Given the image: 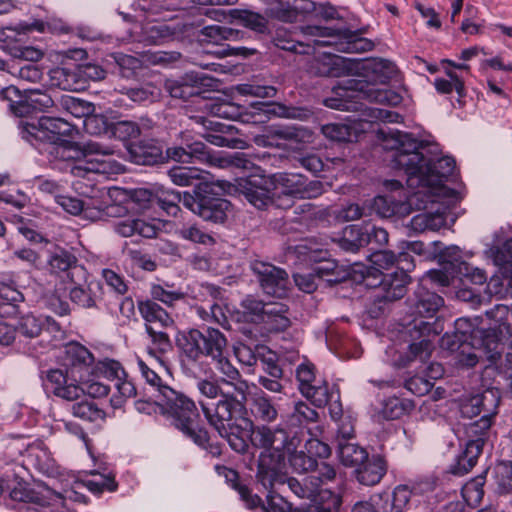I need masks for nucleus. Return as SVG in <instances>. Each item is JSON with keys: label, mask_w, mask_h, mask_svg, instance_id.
Instances as JSON below:
<instances>
[{"label": "nucleus", "mask_w": 512, "mask_h": 512, "mask_svg": "<svg viewBox=\"0 0 512 512\" xmlns=\"http://www.w3.org/2000/svg\"><path fill=\"white\" fill-rule=\"evenodd\" d=\"M245 117L244 122L262 124L272 117H288V108L275 102H256L251 105V111Z\"/></svg>", "instance_id": "2f4dec72"}, {"label": "nucleus", "mask_w": 512, "mask_h": 512, "mask_svg": "<svg viewBox=\"0 0 512 512\" xmlns=\"http://www.w3.org/2000/svg\"><path fill=\"white\" fill-rule=\"evenodd\" d=\"M176 341L187 362L195 363L204 356L203 331L198 329L183 331L178 334Z\"/></svg>", "instance_id": "c85d7f7f"}, {"label": "nucleus", "mask_w": 512, "mask_h": 512, "mask_svg": "<svg viewBox=\"0 0 512 512\" xmlns=\"http://www.w3.org/2000/svg\"><path fill=\"white\" fill-rule=\"evenodd\" d=\"M165 88L173 98L188 99L198 93L195 87L188 83L186 79L172 80L165 82Z\"/></svg>", "instance_id": "338daca9"}, {"label": "nucleus", "mask_w": 512, "mask_h": 512, "mask_svg": "<svg viewBox=\"0 0 512 512\" xmlns=\"http://www.w3.org/2000/svg\"><path fill=\"white\" fill-rule=\"evenodd\" d=\"M54 105V101L47 93L35 90L20 101L10 104V108L16 116L24 117L33 111H43Z\"/></svg>", "instance_id": "c756f323"}, {"label": "nucleus", "mask_w": 512, "mask_h": 512, "mask_svg": "<svg viewBox=\"0 0 512 512\" xmlns=\"http://www.w3.org/2000/svg\"><path fill=\"white\" fill-rule=\"evenodd\" d=\"M194 4L202 6L200 13L218 22L226 19V10L215 6L234 5L237 0H192Z\"/></svg>", "instance_id": "09e8293b"}, {"label": "nucleus", "mask_w": 512, "mask_h": 512, "mask_svg": "<svg viewBox=\"0 0 512 512\" xmlns=\"http://www.w3.org/2000/svg\"><path fill=\"white\" fill-rule=\"evenodd\" d=\"M170 180L178 186H190L201 177V171L195 167H173L168 171Z\"/></svg>", "instance_id": "13d9d810"}, {"label": "nucleus", "mask_w": 512, "mask_h": 512, "mask_svg": "<svg viewBox=\"0 0 512 512\" xmlns=\"http://www.w3.org/2000/svg\"><path fill=\"white\" fill-rule=\"evenodd\" d=\"M11 498L13 500H17L24 503H35L41 507L48 506L53 502H57L61 500V496L59 494L53 493L50 490L46 489L42 493H37L35 491H23L20 489H14L11 491Z\"/></svg>", "instance_id": "a18cd8bd"}, {"label": "nucleus", "mask_w": 512, "mask_h": 512, "mask_svg": "<svg viewBox=\"0 0 512 512\" xmlns=\"http://www.w3.org/2000/svg\"><path fill=\"white\" fill-rule=\"evenodd\" d=\"M202 35L204 40L210 43L220 44L222 41L242 40L247 33L230 27L212 25L203 28Z\"/></svg>", "instance_id": "a19ab883"}, {"label": "nucleus", "mask_w": 512, "mask_h": 512, "mask_svg": "<svg viewBox=\"0 0 512 512\" xmlns=\"http://www.w3.org/2000/svg\"><path fill=\"white\" fill-rule=\"evenodd\" d=\"M139 310L143 318L149 323L146 324V332L157 346L161 353L171 349V342L167 333L158 331L154 324L159 322L162 326L168 327L173 324V320L169 317L164 309L153 301H145L139 304Z\"/></svg>", "instance_id": "f3484780"}, {"label": "nucleus", "mask_w": 512, "mask_h": 512, "mask_svg": "<svg viewBox=\"0 0 512 512\" xmlns=\"http://www.w3.org/2000/svg\"><path fill=\"white\" fill-rule=\"evenodd\" d=\"M233 17L241 25L257 34L269 33L268 20L260 13L250 10H233Z\"/></svg>", "instance_id": "c03bdc74"}, {"label": "nucleus", "mask_w": 512, "mask_h": 512, "mask_svg": "<svg viewBox=\"0 0 512 512\" xmlns=\"http://www.w3.org/2000/svg\"><path fill=\"white\" fill-rule=\"evenodd\" d=\"M44 327V321L33 314H26L19 318L16 330L25 338L38 337Z\"/></svg>", "instance_id": "5fc2aeb1"}, {"label": "nucleus", "mask_w": 512, "mask_h": 512, "mask_svg": "<svg viewBox=\"0 0 512 512\" xmlns=\"http://www.w3.org/2000/svg\"><path fill=\"white\" fill-rule=\"evenodd\" d=\"M72 284L73 287L69 291V298L75 305L84 309L97 307V303L102 299L103 295L100 281L91 277L86 270V277L83 282Z\"/></svg>", "instance_id": "4be33fe9"}, {"label": "nucleus", "mask_w": 512, "mask_h": 512, "mask_svg": "<svg viewBox=\"0 0 512 512\" xmlns=\"http://www.w3.org/2000/svg\"><path fill=\"white\" fill-rule=\"evenodd\" d=\"M204 356L212 360L220 357L227 351V339L218 329L208 327L203 331Z\"/></svg>", "instance_id": "ea45409f"}, {"label": "nucleus", "mask_w": 512, "mask_h": 512, "mask_svg": "<svg viewBox=\"0 0 512 512\" xmlns=\"http://www.w3.org/2000/svg\"><path fill=\"white\" fill-rule=\"evenodd\" d=\"M427 207L419 210H427L424 213L415 215L410 221V228L421 233L426 230L436 231L445 225L446 213L450 207V200L442 197H436L432 194L420 195Z\"/></svg>", "instance_id": "4468645a"}, {"label": "nucleus", "mask_w": 512, "mask_h": 512, "mask_svg": "<svg viewBox=\"0 0 512 512\" xmlns=\"http://www.w3.org/2000/svg\"><path fill=\"white\" fill-rule=\"evenodd\" d=\"M323 192L320 181H307L301 175L290 173V197L316 198Z\"/></svg>", "instance_id": "58836bf2"}, {"label": "nucleus", "mask_w": 512, "mask_h": 512, "mask_svg": "<svg viewBox=\"0 0 512 512\" xmlns=\"http://www.w3.org/2000/svg\"><path fill=\"white\" fill-rule=\"evenodd\" d=\"M251 441L255 447L263 449L256 477L268 489L266 512H288L287 501L279 489L288 481V432L283 428L262 425L253 429Z\"/></svg>", "instance_id": "7ed1b4c3"}, {"label": "nucleus", "mask_w": 512, "mask_h": 512, "mask_svg": "<svg viewBox=\"0 0 512 512\" xmlns=\"http://www.w3.org/2000/svg\"><path fill=\"white\" fill-rule=\"evenodd\" d=\"M108 193L103 190H93V195L90 196L89 201L80 200L73 197L56 195L57 203L68 213L72 215H77L81 212L87 211L90 207L97 209L98 212L104 210L105 203H100L97 200H94L96 197H102L107 195Z\"/></svg>", "instance_id": "72a5a7b5"}, {"label": "nucleus", "mask_w": 512, "mask_h": 512, "mask_svg": "<svg viewBox=\"0 0 512 512\" xmlns=\"http://www.w3.org/2000/svg\"><path fill=\"white\" fill-rule=\"evenodd\" d=\"M494 478L499 493L508 494L512 492V464L510 462H501L496 465Z\"/></svg>", "instance_id": "680f3d73"}, {"label": "nucleus", "mask_w": 512, "mask_h": 512, "mask_svg": "<svg viewBox=\"0 0 512 512\" xmlns=\"http://www.w3.org/2000/svg\"><path fill=\"white\" fill-rule=\"evenodd\" d=\"M500 402L499 393L495 389H487L483 393L469 396L462 400L460 412L463 417L473 418L481 412L496 414Z\"/></svg>", "instance_id": "b1692460"}, {"label": "nucleus", "mask_w": 512, "mask_h": 512, "mask_svg": "<svg viewBox=\"0 0 512 512\" xmlns=\"http://www.w3.org/2000/svg\"><path fill=\"white\" fill-rule=\"evenodd\" d=\"M495 414H483L478 420L469 422L465 425V433L470 439H481L484 443V436L487 434L492 424V417Z\"/></svg>", "instance_id": "e2e57ef3"}, {"label": "nucleus", "mask_w": 512, "mask_h": 512, "mask_svg": "<svg viewBox=\"0 0 512 512\" xmlns=\"http://www.w3.org/2000/svg\"><path fill=\"white\" fill-rule=\"evenodd\" d=\"M50 272L65 277L70 283H80L86 277V268L78 263L74 254L64 249H57L48 260Z\"/></svg>", "instance_id": "6ab92c4d"}, {"label": "nucleus", "mask_w": 512, "mask_h": 512, "mask_svg": "<svg viewBox=\"0 0 512 512\" xmlns=\"http://www.w3.org/2000/svg\"><path fill=\"white\" fill-rule=\"evenodd\" d=\"M484 483V477L478 476L463 486L462 496L468 504L478 505L481 502L484 495Z\"/></svg>", "instance_id": "0e129e2a"}, {"label": "nucleus", "mask_w": 512, "mask_h": 512, "mask_svg": "<svg viewBox=\"0 0 512 512\" xmlns=\"http://www.w3.org/2000/svg\"><path fill=\"white\" fill-rule=\"evenodd\" d=\"M385 149L392 150L393 168L403 170L407 175L408 189H416L419 195L432 194L450 200L455 193L443 182L455 169V161L449 156L438 159L425 154L426 147L411 134L391 131L384 139Z\"/></svg>", "instance_id": "f257e3e1"}, {"label": "nucleus", "mask_w": 512, "mask_h": 512, "mask_svg": "<svg viewBox=\"0 0 512 512\" xmlns=\"http://www.w3.org/2000/svg\"><path fill=\"white\" fill-rule=\"evenodd\" d=\"M115 231L123 237L140 235L145 238H153L157 234L154 224L140 218H126L115 224Z\"/></svg>", "instance_id": "c9c22d12"}, {"label": "nucleus", "mask_w": 512, "mask_h": 512, "mask_svg": "<svg viewBox=\"0 0 512 512\" xmlns=\"http://www.w3.org/2000/svg\"><path fill=\"white\" fill-rule=\"evenodd\" d=\"M323 432L321 426H316L315 433H312L311 430H308V433L311 437H309L305 442V449L306 452L312 457V458H327L330 453V447L325 442L319 440L317 438L318 435H321Z\"/></svg>", "instance_id": "4d7b16f0"}, {"label": "nucleus", "mask_w": 512, "mask_h": 512, "mask_svg": "<svg viewBox=\"0 0 512 512\" xmlns=\"http://www.w3.org/2000/svg\"><path fill=\"white\" fill-rule=\"evenodd\" d=\"M197 389L202 396L213 401L221 397L216 403L200 401L202 411L209 424L215 428L222 438H225L230 447L239 453L247 450L245 439L238 434L239 427L234 424L233 419L242 414L244 409L241 400L229 392L224 393L218 382L208 379H201L197 382Z\"/></svg>", "instance_id": "39448f33"}, {"label": "nucleus", "mask_w": 512, "mask_h": 512, "mask_svg": "<svg viewBox=\"0 0 512 512\" xmlns=\"http://www.w3.org/2000/svg\"><path fill=\"white\" fill-rule=\"evenodd\" d=\"M52 86L66 91H82L85 89V82L82 80L79 67L69 69L66 67H56L49 73Z\"/></svg>", "instance_id": "7c9ffc66"}, {"label": "nucleus", "mask_w": 512, "mask_h": 512, "mask_svg": "<svg viewBox=\"0 0 512 512\" xmlns=\"http://www.w3.org/2000/svg\"><path fill=\"white\" fill-rule=\"evenodd\" d=\"M285 174H274L269 179L249 177L239 184L245 198L255 207L263 208L274 198L288 195V185Z\"/></svg>", "instance_id": "9b49d317"}, {"label": "nucleus", "mask_w": 512, "mask_h": 512, "mask_svg": "<svg viewBox=\"0 0 512 512\" xmlns=\"http://www.w3.org/2000/svg\"><path fill=\"white\" fill-rule=\"evenodd\" d=\"M338 456L343 465L356 469L367 460L368 453L356 443L339 441Z\"/></svg>", "instance_id": "37998d69"}, {"label": "nucleus", "mask_w": 512, "mask_h": 512, "mask_svg": "<svg viewBox=\"0 0 512 512\" xmlns=\"http://www.w3.org/2000/svg\"><path fill=\"white\" fill-rule=\"evenodd\" d=\"M252 414L265 422L274 421L277 417V410L271 404L270 400L262 394L255 395L251 404Z\"/></svg>", "instance_id": "864d4df0"}, {"label": "nucleus", "mask_w": 512, "mask_h": 512, "mask_svg": "<svg viewBox=\"0 0 512 512\" xmlns=\"http://www.w3.org/2000/svg\"><path fill=\"white\" fill-rule=\"evenodd\" d=\"M93 362V356L87 348L70 343L65 347L63 357V369H51L47 371L46 380L53 394L66 401L81 399L84 390L77 384L82 381L83 370Z\"/></svg>", "instance_id": "423d86ee"}, {"label": "nucleus", "mask_w": 512, "mask_h": 512, "mask_svg": "<svg viewBox=\"0 0 512 512\" xmlns=\"http://www.w3.org/2000/svg\"><path fill=\"white\" fill-rule=\"evenodd\" d=\"M150 394L148 399L136 401L137 411L167 415L172 419L175 427L195 444L207 450L212 456L221 454V447L218 444H210L207 432L198 428L199 414L191 399L171 387L159 388L157 393Z\"/></svg>", "instance_id": "20e7f679"}, {"label": "nucleus", "mask_w": 512, "mask_h": 512, "mask_svg": "<svg viewBox=\"0 0 512 512\" xmlns=\"http://www.w3.org/2000/svg\"><path fill=\"white\" fill-rule=\"evenodd\" d=\"M483 442L481 439H470L466 443L465 450L457 458L455 464L451 465L450 471L455 475L468 473L476 464L482 452Z\"/></svg>", "instance_id": "f704fd0d"}, {"label": "nucleus", "mask_w": 512, "mask_h": 512, "mask_svg": "<svg viewBox=\"0 0 512 512\" xmlns=\"http://www.w3.org/2000/svg\"><path fill=\"white\" fill-rule=\"evenodd\" d=\"M315 73L319 75L337 76L338 67L342 64L343 59L331 53L319 54L315 59Z\"/></svg>", "instance_id": "bf43d9fd"}, {"label": "nucleus", "mask_w": 512, "mask_h": 512, "mask_svg": "<svg viewBox=\"0 0 512 512\" xmlns=\"http://www.w3.org/2000/svg\"><path fill=\"white\" fill-rule=\"evenodd\" d=\"M73 130L72 125L59 117H41L37 123L27 124L25 131L35 140L41 141L46 147L44 151L56 159L69 160L84 158L71 166V173L75 177H86L90 173L114 174L120 171V164L114 160L106 159L113 150L94 141L83 144L71 143L62 139Z\"/></svg>", "instance_id": "f03ea898"}, {"label": "nucleus", "mask_w": 512, "mask_h": 512, "mask_svg": "<svg viewBox=\"0 0 512 512\" xmlns=\"http://www.w3.org/2000/svg\"><path fill=\"white\" fill-rule=\"evenodd\" d=\"M251 269L257 276L263 291L276 298H286L288 295L286 271L270 263L253 261Z\"/></svg>", "instance_id": "a211bd4d"}, {"label": "nucleus", "mask_w": 512, "mask_h": 512, "mask_svg": "<svg viewBox=\"0 0 512 512\" xmlns=\"http://www.w3.org/2000/svg\"><path fill=\"white\" fill-rule=\"evenodd\" d=\"M225 477L227 481L232 483V487L238 492L241 499L246 503L248 509H254L260 506L262 503L261 498L258 495L252 494L250 489L237 482L238 474L232 469L225 468Z\"/></svg>", "instance_id": "3c124183"}, {"label": "nucleus", "mask_w": 512, "mask_h": 512, "mask_svg": "<svg viewBox=\"0 0 512 512\" xmlns=\"http://www.w3.org/2000/svg\"><path fill=\"white\" fill-rule=\"evenodd\" d=\"M119 92L126 95L134 103L149 102L159 97V90L151 83L141 87L122 88Z\"/></svg>", "instance_id": "6e6d98bb"}, {"label": "nucleus", "mask_w": 512, "mask_h": 512, "mask_svg": "<svg viewBox=\"0 0 512 512\" xmlns=\"http://www.w3.org/2000/svg\"><path fill=\"white\" fill-rule=\"evenodd\" d=\"M357 480L367 486H372L380 482L386 473V465L382 458L374 457L364 461L361 466L355 469Z\"/></svg>", "instance_id": "e433bc0d"}, {"label": "nucleus", "mask_w": 512, "mask_h": 512, "mask_svg": "<svg viewBox=\"0 0 512 512\" xmlns=\"http://www.w3.org/2000/svg\"><path fill=\"white\" fill-rule=\"evenodd\" d=\"M207 155V146L201 141H192L187 133L181 134L180 145H174L166 149L167 158L180 163H193L194 160H204Z\"/></svg>", "instance_id": "393cba45"}, {"label": "nucleus", "mask_w": 512, "mask_h": 512, "mask_svg": "<svg viewBox=\"0 0 512 512\" xmlns=\"http://www.w3.org/2000/svg\"><path fill=\"white\" fill-rule=\"evenodd\" d=\"M384 186L391 192H398L399 196H404L405 200L396 199V196L379 195L374 198L373 210L381 217H392L398 215L400 217L410 214L412 209L426 208L427 205L420 200V195L416 189H410L411 192L407 195L402 187V184L397 180H387Z\"/></svg>", "instance_id": "9d476101"}, {"label": "nucleus", "mask_w": 512, "mask_h": 512, "mask_svg": "<svg viewBox=\"0 0 512 512\" xmlns=\"http://www.w3.org/2000/svg\"><path fill=\"white\" fill-rule=\"evenodd\" d=\"M295 265L299 269L293 274L296 286L305 293H312L317 288V277L303 261L298 259Z\"/></svg>", "instance_id": "603ef678"}, {"label": "nucleus", "mask_w": 512, "mask_h": 512, "mask_svg": "<svg viewBox=\"0 0 512 512\" xmlns=\"http://www.w3.org/2000/svg\"><path fill=\"white\" fill-rule=\"evenodd\" d=\"M433 489L430 481L397 485L392 492L391 512H412L414 508H425V494Z\"/></svg>", "instance_id": "dca6fc26"}, {"label": "nucleus", "mask_w": 512, "mask_h": 512, "mask_svg": "<svg viewBox=\"0 0 512 512\" xmlns=\"http://www.w3.org/2000/svg\"><path fill=\"white\" fill-rule=\"evenodd\" d=\"M401 271L395 273V278L389 283L383 298L386 301H394L402 298L406 293V284L408 283V275L405 270L410 269V264L400 266Z\"/></svg>", "instance_id": "8fccbe9b"}, {"label": "nucleus", "mask_w": 512, "mask_h": 512, "mask_svg": "<svg viewBox=\"0 0 512 512\" xmlns=\"http://www.w3.org/2000/svg\"><path fill=\"white\" fill-rule=\"evenodd\" d=\"M401 96L387 88H376L361 81L347 80L333 88V95L323 100V104L331 109L361 111L366 115L368 108L365 101L396 106Z\"/></svg>", "instance_id": "0eeeda50"}, {"label": "nucleus", "mask_w": 512, "mask_h": 512, "mask_svg": "<svg viewBox=\"0 0 512 512\" xmlns=\"http://www.w3.org/2000/svg\"><path fill=\"white\" fill-rule=\"evenodd\" d=\"M191 194L183 193V205L205 221L222 223L227 218L230 203L213 194V185L210 183L198 184Z\"/></svg>", "instance_id": "6e6552de"}, {"label": "nucleus", "mask_w": 512, "mask_h": 512, "mask_svg": "<svg viewBox=\"0 0 512 512\" xmlns=\"http://www.w3.org/2000/svg\"><path fill=\"white\" fill-rule=\"evenodd\" d=\"M294 253L297 259L308 265L314 275L321 279L332 276L337 269V264L332 260H327V251L312 249L306 245L296 246Z\"/></svg>", "instance_id": "5701e85b"}, {"label": "nucleus", "mask_w": 512, "mask_h": 512, "mask_svg": "<svg viewBox=\"0 0 512 512\" xmlns=\"http://www.w3.org/2000/svg\"><path fill=\"white\" fill-rule=\"evenodd\" d=\"M341 503L340 495L330 490H322L315 499V504H312L307 511H292L290 507V512H332L338 510Z\"/></svg>", "instance_id": "de8ad7c7"}, {"label": "nucleus", "mask_w": 512, "mask_h": 512, "mask_svg": "<svg viewBox=\"0 0 512 512\" xmlns=\"http://www.w3.org/2000/svg\"><path fill=\"white\" fill-rule=\"evenodd\" d=\"M168 285L153 284L150 294L154 300L160 301L168 306L184 298V293L180 290L168 289Z\"/></svg>", "instance_id": "774afa93"}, {"label": "nucleus", "mask_w": 512, "mask_h": 512, "mask_svg": "<svg viewBox=\"0 0 512 512\" xmlns=\"http://www.w3.org/2000/svg\"><path fill=\"white\" fill-rule=\"evenodd\" d=\"M414 328H416L422 339L419 342H414L408 346V352L403 354L394 347H389L386 350L388 361L395 366H405L411 361L420 360L424 362L428 360L434 349L433 339L442 331L437 320L429 321H415Z\"/></svg>", "instance_id": "1a4fd4ad"}, {"label": "nucleus", "mask_w": 512, "mask_h": 512, "mask_svg": "<svg viewBox=\"0 0 512 512\" xmlns=\"http://www.w3.org/2000/svg\"><path fill=\"white\" fill-rule=\"evenodd\" d=\"M352 124H342V123H330L322 126L321 131L323 135L337 142H352L357 141L358 137L361 133L366 130V125L368 124L367 119H354L351 121Z\"/></svg>", "instance_id": "cd10ccee"}, {"label": "nucleus", "mask_w": 512, "mask_h": 512, "mask_svg": "<svg viewBox=\"0 0 512 512\" xmlns=\"http://www.w3.org/2000/svg\"><path fill=\"white\" fill-rule=\"evenodd\" d=\"M94 476H99L97 479L85 480L84 485L87 489L95 494L102 493L104 490L115 491L117 483L113 474H98L96 472L91 473Z\"/></svg>", "instance_id": "69168bd1"}, {"label": "nucleus", "mask_w": 512, "mask_h": 512, "mask_svg": "<svg viewBox=\"0 0 512 512\" xmlns=\"http://www.w3.org/2000/svg\"><path fill=\"white\" fill-rule=\"evenodd\" d=\"M75 400L76 402L71 406L72 414L85 421L96 422L105 419V412L98 407V405L88 399Z\"/></svg>", "instance_id": "49530a36"}, {"label": "nucleus", "mask_w": 512, "mask_h": 512, "mask_svg": "<svg viewBox=\"0 0 512 512\" xmlns=\"http://www.w3.org/2000/svg\"><path fill=\"white\" fill-rule=\"evenodd\" d=\"M176 234L183 240L202 245L214 244V238L201 230L197 225H184L176 230Z\"/></svg>", "instance_id": "052dcab7"}, {"label": "nucleus", "mask_w": 512, "mask_h": 512, "mask_svg": "<svg viewBox=\"0 0 512 512\" xmlns=\"http://www.w3.org/2000/svg\"><path fill=\"white\" fill-rule=\"evenodd\" d=\"M430 280H421V284L415 291V299L412 304L413 314L418 317L432 319L444 301L438 294L429 291L425 284Z\"/></svg>", "instance_id": "bb28decb"}, {"label": "nucleus", "mask_w": 512, "mask_h": 512, "mask_svg": "<svg viewBox=\"0 0 512 512\" xmlns=\"http://www.w3.org/2000/svg\"><path fill=\"white\" fill-rule=\"evenodd\" d=\"M439 257L440 262L443 265V269L428 271L423 277V280H430L431 283H435L440 286H448L451 281L456 278L458 264L465 263V261L461 260L459 247L454 245L445 247L441 250Z\"/></svg>", "instance_id": "aec40b11"}, {"label": "nucleus", "mask_w": 512, "mask_h": 512, "mask_svg": "<svg viewBox=\"0 0 512 512\" xmlns=\"http://www.w3.org/2000/svg\"><path fill=\"white\" fill-rule=\"evenodd\" d=\"M60 106L66 112L76 118L85 117V127L90 133H99L100 130H96L98 124L101 122L104 124V120L101 117L94 116L95 107L91 102L75 98L73 96L64 95L60 99Z\"/></svg>", "instance_id": "a878e982"}, {"label": "nucleus", "mask_w": 512, "mask_h": 512, "mask_svg": "<svg viewBox=\"0 0 512 512\" xmlns=\"http://www.w3.org/2000/svg\"><path fill=\"white\" fill-rule=\"evenodd\" d=\"M336 475L335 469L325 463H317L313 473L304 479L306 490H303L298 481L290 477V490H292L299 497H308L312 499V504H315V499L318 494L323 490L319 489L321 483L334 479Z\"/></svg>", "instance_id": "412c9836"}, {"label": "nucleus", "mask_w": 512, "mask_h": 512, "mask_svg": "<svg viewBox=\"0 0 512 512\" xmlns=\"http://www.w3.org/2000/svg\"><path fill=\"white\" fill-rule=\"evenodd\" d=\"M215 368L223 375L221 382L227 386H231L237 395H241L244 399L248 385L240 379V373L229 361L226 353L212 360Z\"/></svg>", "instance_id": "473e14b6"}, {"label": "nucleus", "mask_w": 512, "mask_h": 512, "mask_svg": "<svg viewBox=\"0 0 512 512\" xmlns=\"http://www.w3.org/2000/svg\"><path fill=\"white\" fill-rule=\"evenodd\" d=\"M314 134L302 125L290 124V165L305 168L314 174L324 168L322 160L313 153L303 152L300 145L312 144Z\"/></svg>", "instance_id": "ddd939ff"}, {"label": "nucleus", "mask_w": 512, "mask_h": 512, "mask_svg": "<svg viewBox=\"0 0 512 512\" xmlns=\"http://www.w3.org/2000/svg\"><path fill=\"white\" fill-rule=\"evenodd\" d=\"M371 243V238L367 236L366 223L363 225H348L343 230V235L339 240V246L348 252H356L360 247Z\"/></svg>", "instance_id": "4c0bfd02"}, {"label": "nucleus", "mask_w": 512, "mask_h": 512, "mask_svg": "<svg viewBox=\"0 0 512 512\" xmlns=\"http://www.w3.org/2000/svg\"><path fill=\"white\" fill-rule=\"evenodd\" d=\"M150 360L146 362L140 358L137 359V367L140 371L142 377L150 386V393H157L159 388L167 387L162 384V380L159 377L158 373L153 368L155 363H158L160 366L163 365V361L160 359L156 353L150 351Z\"/></svg>", "instance_id": "79ce46f5"}, {"label": "nucleus", "mask_w": 512, "mask_h": 512, "mask_svg": "<svg viewBox=\"0 0 512 512\" xmlns=\"http://www.w3.org/2000/svg\"><path fill=\"white\" fill-rule=\"evenodd\" d=\"M471 322L466 318H459L455 322L457 343L465 341L464 336L471 333L474 344H479L477 350L485 351L490 359H495L500 354L501 343L512 335L511 327L506 322H501L497 328L490 327L487 330H472Z\"/></svg>", "instance_id": "f8f14e48"}, {"label": "nucleus", "mask_w": 512, "mask_h": 512, "mask_svg": "<svg viewBox=\"0 0 512 512\" xmlns=\"http://www.w3.org/2000/svg\"><path fill=\"white\" fill-rule=\"evenodd\" d=\"M296 379L300 393L316 407L325 406L333 395L325 380L316 379L315 367L308 361L297 367Z\"/></svg>", "instance_id": "2eb2a0df"}]
</instances>
